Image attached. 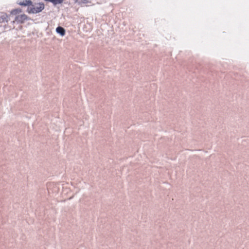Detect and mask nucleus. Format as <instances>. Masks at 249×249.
Here are the masks:
<instances>
[{"label": "nucleus", "instance_id": "7ed1b4c3", "mask_svg": "<svg viewBox=\"0 0 249 249\" xmlns=\"http://www.w3.org/2000/svg\"><path fill=\"white\" fill-rule=\"evenodd\" d=\"M56 32L58 34H60L61 36H64L65 34V30L64 28L60 26L56 28Z\"/></svg>", "mask_w": 249, "mask_h": 249}, {"label": "nucleus", "instance_id": "39448f33", "mask_svg": "<svg viewBox=\"0 0 249 249\" xmlns=\"http://www.w3.org/2000/svg\"><path fill=\"white\" fill-rule=\"evenodd\" d=\"M46 1H50L53 3L54 5L60 4L63 2L64 0H46Z\"/></svg>", "mask_w": 249, "mask_h": 249}, {"label": "nucleus", "instance_id": "f257e3e1", "mask_svg": "<svg viewBox=\"0 0 249 249\" xmlns=\"http://www.w3.org/2000/svg\"><path fill=\"white\" fill-rule=\"evenodd\" d=\"M44 8V5L43 3H39L36 5H32L28 8V11L29 13L36 14L41 12Z\"/></svg>", "mask_w": 249, "mask_h": 249}, {"label": "nucleus", "instance_id": "0eeeda50", "mask_svg": "<svg viewBox=\"0 0 249 249\" xmlns=\"http://www.w3.org/2000/svg\"><path fill=\"white\" fill-rule=\"evenodd\" d=\"M20 12H21V11L20 10L15 9V10H14L12 11V13L14 14H16Z\"/></svg>", "mask_w": 249, "mask_h": 249}, {"label": "nucleus", "instance_id": "423d86ee", "mask_svg": "<svg viewBox=\"0 0 249 249\" xmlns=\"http://www.w3.org/2000/svg\"><path fill=\"white\" fill-rule=\"evenodd\" d=\"M1 19L2 20V22H7L8 21V16L6 15H3L1 17Z\"/></svg>", "mask_w": 249, "mask_h": 249}, {"label": "nucleus", "instance_id": "20e7f679", "mask_svg": "<svg viewBox=\"0 0 249 249\" xmlns=\"http://www.w3.org/2000/svg\"><path fill=\"white\" fill-rule=\"evenodd\" d=\"M19 4L20 5L27 6L31 5L32 4V1L30 0H25L22 2H20Z\"/></svg>", "mask_w": 249, "mask_h": 249}, {"label": "nucleus", "instance_id": "6e6552de", "mask_svg": "<svg viewBox=\"0 0 249 249\" xmlns=\"http://www.w3.org/2000/svg\"><path fill=\"white\" fill-rule=\"evenodd\" d=\"M84 3H86L88 2L87 0H81Z\"/></svg>", "mask_w": 249, "mask_h": 249}, {"label": "nucleus", "instance_id": "f03ea898", "mask_svg": "<svg viewBox=\"0 0 249 249\" xmlns=\"http://www.w3.org/2000/svg\"><path fill=\"white\" fill-rule=\"evenodd\" d=\"M27 17L25 14H22L18 15L16 17V20L18 22L22 23L26 19H27Z\"/></svg>", "mask_w": 249, "mask_h": 249}]
</instances>
